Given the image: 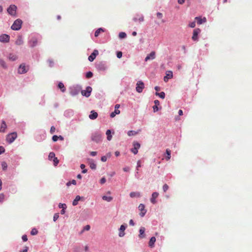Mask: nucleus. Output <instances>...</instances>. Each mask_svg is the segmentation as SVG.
<instances>
[{"label":"nucleus","instance_id":"f257e3e1","mask_svg":"<svg viewBox=\"0 0 252 252\" xmlns=\"http://www.w3.org/2000/svg\"><path fill=\"white\" fill-rule=\"evenodd\" d=\"M22 24V21L19 19L16 20L12 25L11 26V28L14 31H18L21 28V25Z\"/></svg>","mask_w":252,"mask_h":252},{"label":"nucleus","instance_id":"f03ea898","mask_svg":"<svg viewBox=\"0 0 252 252\" xmlns=\"http://www.w3.org/2000/svg\"><path fill=\"white\" fill-rule=\"evenodd\" d=\"M91 138L93 141L98 143L101 141V134L99 132H95L92 134Z\"/></svg>","mask_w":252,"mask_h":252},{"label":"nucleus","instance_id":"7ed1b4c3","mask_svg":"<svg viewBox=\"0 0 252 252\" xmlns=\"http://www.w3.org/2000/svg\"><path fill=\"white\" fill-rule=\"evenodd\" d=\"M17 138V133L16 132H12L7 135L6 140L9 143H12Z\"/></svg>","mask_w":252,"mask_h":252},{"label":"nucleus","instance_id":"20e7f679","mask_svg":"<svg viewBox=\"0 0 252 252\" xmlns=\"http://www.w3.org/2000/svg\"><path fill=\"white\" fill-rule=\"evenodd\" d=\"M17 6L15 5H10L7 8V12L11 16H15Z\"/></svg>","mask_w":252,"mask_h":252},{"label":"nucleus","instance_id":"39448f33","mask_svg":"<svg viewBox=\"0 0 252 252\" xmlns=\"http://www.w3.org/2000/svg\"><path fill=\"white\" fill-rule=\"evenodd\" d=\"M80 91V88L77 87H72L69 88V93L72 96L77 95Z\"/></svg>","mask_w":252,"mask_h":252},{"label":"nucleus","instance_id":"423d86ee","mask_svg":"<svg viewBox=\"0 0 252 252\" xmlns=\"http://www.w3.org/2000/svg\"><path fill=\"white\" fill-rule=\"evenodd\" d=\"M144 88V84L142 81H138L136 83V90L138 93H141Z\"/></svg>","mask_w":252,"mask_h":252},{"label":"nucleus","instance_id":"0eeeda50","mask_svg":"<svg viewBox=\"0 0 252 252\" xmlns=\"http://www.w3.org/2000/svg\"><path fill=\"white\" fill-rule=\"evenodd\" d=\"M92 91V88L91 87L88 86L86 88V90H82L81 91V94L82 95L88 97L90 96Z\"/></svg>","mask_w":252,"mask_h":252},{"label":"nucleus","instance_id":"6e6552de","mask_svg":"<svg viewBox=\"0 0 252 252\" xmlns=\"http://www.w3.org/2000/svg\"><path fill=\"white\" fill-rule=\"evenodd\" d=\"M133 148L131 149V152L133 153L134 155H136L138 153V150L140 147V144L136 142H134L133 143Z\"/></svg>","mask_w":252,"mask_h":252},{"label":"nucleus","instance_id":"1a4fd4ad","mask_svg":"<svg viewBox=\"0 0 252 252\" xmlns=\"http://www.w3.org/2000/svg\"><path fill=\"white\" fill-rule=\"evenodd\" d=\"M127 227V224H122L121 225L120 228H119V236L120 237H124L125 235V230H126Z\"/></svg>","mask_w":252,"mask_h":252},{"label":"nucleus","instance_id":"9d476101","mask_svg":"<svg viewBox=\"0 0 252 252\" xmlns=\"http://www.w3.org/2000/svg\"><path fill=\"white\" fill-rule=\"evenodd\" d=\"M201 31L199 29H195L193 30L192 39L193 41L198 40V35L200 32Z\"/></svg>","mask_w":252,"mask_h":252},{"label":"nucleus","instance_id":"9b49d317","mask_svg":"<svg viewBox=\"0 0 252 252\" xmlns=\"http://www.w3.org/2000/svg\"><path fill=\"white\" fill-rule=\"evenodd\" d=\"M9 39V36L6 34H2L0 35V42H8Z\"/></svg>","mask_w":252,"mask_h":252},{"label":"nucleus","instance_id":"f8f14e48","mask_svg":"<svg viewBox=\"0 0 252 252\" xmlns=\"http://www.w3.org/2000/svg\"><path fill=\"white\" fill-rule=\"evenodd\" d=\"M138 209L141 211V213L139 214L140 216L141 217H144L147 212L146 210L145 209V205L143 204H140L138 206Z\"/></svg>","mask_w":252,"mask_h":252},{"label":"nucleus","instance_id":"ddd939ff","mask_svg":"<svg viewBox=\"0 0 252 252\" xmlns=\"http://www.w3.org/2000/svg\"><path fill=\"white\" fill-rule=\"evenodd\" d=\"M27 70L26 68L25 65L24 64H21L18 68V72L19 74H24L27 72Z\"/></svg>","mask_w":252,"mask_h":252},{"label":"nucleus","instance_id":"4468645a","mask_svg":"<svg viewBox=\"0 0 252 252\" xmlns=\"http://www.w3.org/2000/svg\"><path fill=\"white\" fill-rule=\"evenodd\" d=\"M155 58V52L154 51H152L146 56L145 59V61L147 62L149 60H154Z\"/></svg>","mask_w":252,"mask_h":252},{"label":"nucleus","instance_id":"2eb2a0df","mask_svg":"<svg viewBox=\"0 0 252 252\" xmlns=\"http://www.w3.org/2000/svg\"><path fill=\"white\" fill-rule=\"evenodd\" d=\"M106 66L105 64L103 63H99L96 65V68L98 70H105L106 69Z\"/></svg>","mask_w":252,"mask_h":252},{"label":"nucleus","instance_id":"dca6fc26","mask_svg":"<svg viewBox=\"0 0 252 252\" xmlns=\"http://www.w3.org/2000/svg\"><path fill=\"white\" fill-rule=\"evenodd\" d=\"M37 40L35 37H32L29 41V44L31 47L35 46L37 45Z\"/></svg>","mask_w":252,"mask_h":252},{"label":"nucleus","instance_id":"f3484780","mask_svg":"<svg viewBox=\"0 0 252 252\" xmlns=\"http://www.w3.org/2000/svg\"><path fill=\"white\" fill-rule=\"evenodd\" d=\"M134 22L139 21V22H143L144 21V16L142 14H137L135 17L133 18Z\"/></svg>","mask_w":252,"mask_h":252},{"label":"nucleus","instance_id":"a211bd4d","mask_svg":"<svg viewBox=\"0 0 252 252\" xmlns=\"http://www.w3.org/2000/svg\"><path fill=\"white\" fill-rule=\"evenodd\" d=\"M158 196V193L157 192H154L152 193V198H151V202L153 204H155L156 203V198H157Z\"/></svg>","mask_w":252,"mask_h":252},{"label":"nucleus","instance_id":"6ab92c4d","mask_svg":"<svg viewBox=\"0 0 252 252\" xmlns=\"http://www.w3.org/2000/svg\"><path fill=\"white\" fill-rule=\"evenodd\" d=\"M98 116V114L97 112H95L94 110L91 111V114L89 115V118L91 120L95 119Z\"/></svg>","mask_w":252,"mask_h":252},{"label":"nucleus","instance_id":"aec40b11","mask_svg":"<svg viewBox=\"0 0 252 252\" xmlns=\"http://www.w3.org/2000/svg\"><path fill=\"white\" fill-rule=\"evenodd\" d=\"M195 19L197 20V23L199 25L205 23L207 21L206 18L205 17H204L203 18H201L200 17H196L195 18Z\"/></svg>","mask_w":252,"mask_h":252},{"label":"nucleus","instance_id":"412c9836","mask_svg":"<svg viewBox=\"0 0 252 252\" xmlns=\"http://www.w3.org/2000/svg\"><path fill=\"white\" fill-rule=\"evenodd\" d=\"M173 76L172 72L171 71H168L166 72V76L164 77V81L166 82L168 81L169 78H172Z\"/></svg>","mask_w":252,"mask_h":252},{"label":"nucleus","instance_id":"4be33fe9","mask_svg":"<svg viewBox=\"0 0 252 252\" xmlns=\"http://www.w3.org/2000/svg\"><path fill=\"white\" fill-rule=\"evenodd\" d=\"M7 127L6 124L4 121H2L0 127V132H3Z\"/></svg>","mask_w":252,"mask_h":252},{"label":"nucleus","instance_id":"5701e85b","mask_svg":"<svg viewBox=\"0 0 252 252\" xmlns=\"http://www.w3.org/2000/svg\"><path fill=\"white\" fill-rule=\"evenodd\" d=\"M129 196L131 198L134 197H140L141 196L140 193L139 192H131L129 194Z\"/></svg>","mask_w":252,"mask_h":252},{"label":"nucleus","instance_id":"b1692460","mask_svg":"<svg viewBox=\"0 0 252 252\" xmlns=\"http://www.w3.org/2000/svg\"><path fill=\"white\" fill-rule=\"evenodd\" d=\"M15 43H16V44H17L18 45H20L23 44V38H22V36L19 35L18 36L16 41H15Z\"/></svg>","mask_w":252,"mask_h":252},{"label":"nucleus","instance_id":"393cba45","mask_svg":"<svg viewBox=\"0 0 252 252\" xmlns=\"http://www.w3.org/2000/svg\"><path fill=\"white\" fill-rule=\"evenodd\" d=\"M156 238L155 237H152L149 242V245L150 247H153L156 242Z\"/></svg>","mask_w":252,"mask_h":252},{"label":"nucleus","instance_id":"a878e982","mask_svg":"<svg viewBox=\"0 0 252 252\" xmlns=\"http://www.w3.org/2000/svg\"><path fill=\"white\" fill-rule=\"evenodd\" d=\"M90 167L92 169L95 170L96 167V164L93 159L90 161Z\"/></svg>","mask_w":252,"mask_h":252},{"label":"nucleus","instance_id":"bb28decb","mask_svg":"<svg viewBox=\"0 0 252 252\" xmlns=\"http://www.w3.org/2000/svg\"><path fill=\"white\" fill-rule=\"evenodd\" d=\"M81 197L79 195H77L76 196L74 200L73 201L72 205L73 206H76L78 204V201L80 200Z\"/></svg>","mask_w":252,"mask_h":252},{"label":"nucleus","instance_id":"cd10ccee","mask_svg":"<svg viewBox=\"0 0 252 252\" xmlns=\"http://www.w3.org/2000/svg\"><path fill=\"white\" fill-rule=\"evenodd\" d=\"M156 15H157V17L158 19H160L161 20V21L162 23H164L165 22V20H164L163 19H162V17H163V14L159 12H158L156 13Z\"/></svg>","mask_w":252,"mask_h":252},{"label":"nucleus","instance_id":"c85d7f7f","mask_svg":"<svg viewBox=\"0 0 252 252\" xmlns=\"http://www.w3.org/2000/svg\"><path fill=\"white\" fill-rule=\"evenodd\" d=\"M58 88L61 89L62 92H64L65 91V88L62 82H60L58 84Z\"/></svg>","mask_w":252,"mask_h":252},{"label":"nucleus","instance_id":"c756f323","mask_svg":"<svg viewBox=\"0 0 252 252\" xmlns=\"http://www.w3.org/2000/svg\"><path fill=\"white\" fill-rule=\"evenodd\" d=\"M145 232V228L141 227L139 230V236L140 238H143L144 237V234Z\"/></svg>","mask_w":252,"mask_h":252},{"label":"nucleus","instance_id":"7c9ffc66","mask_svg":"<svg viewBox=\"0 0 252 252\" xmlns=\"http://www.w3.org/2000/svg\"><path fill=\"white\" fill-rule=\"evenodd\" d=\"M102 198L103 200L106 201L107 202H111L113 199L112 197L107 196H105V195L103 196Z\"/></svg>","mask_w":252,"mask_h":252},{"label":"nucleus","instance_id":"2f4dec72","mask_svg":"<svg viewBox=\"0 0 252 252\" xmlns=\"http://www.w3.org/2000/svg\"><path fill=\"white\" fill-rule=\"evenodd\" d=\"M106 134L107 135V139L108 140L110 141L112 139V135H111V130L108 129L106 131Z\"/></svg>","mask_w":252,"mask_h":252},{"label":"nucleus","instance_id":"473e14b6","mask_svg":"<svg viewBox=\"0 0 252 252\" xmlns=\"http://www.w3.org/2000/svg\"><path fill=\"white\" fill-rule=\"evenodd\" d=\"M120 113V111L119 110L115 109V111L112 112L110 114V117L111 118H114L116 114H119Z\"/></svg>","mask_w":252,"mask_h":252},{"label":"nucleus","instance_id":"72a5a7b5","mask_svg":"<svg viewBox=\"0 0 252 252\" xmlns=\"http://www.w3.org/2000/svg\"><path fill=\"white\" fill-rule=\"evenodd\" d=\"M17 59V57L15 55H14V54H10L9 55V59L10 60L14 61H15Z\"/></svg>","mask_w":252,"mask_h":252},{"label":"nucleus","instance_id":"f704fd0d","mask_svg":"<svg viewBox=\"0 0 252 252\" xmlns=\"http://www.w3.org/2000/svg\"><path fill=\"white\" fill-rule=\"evenodd\" d=\"M156 95L159 96L161 98L163 99L165 97V93L163 92H161L160 93L157 92L156 93Z\"/></svg>","mask_w":252,"mask_h":252},{"label":"nucleus","instance_id":"c9c22d12","mask_svg":"<svg viewBox=\"0 0 252 252\" xmlns=\"http://www.w3.org/2000/svg\"><path fill=\"white\" fill-rule=\"evenodd\" d=\"M0 65L5 69L7 67L5 62L2 59H0Z\"/></svg>","mask_w":252,"mask_h":252},{"label":"nucleus","instance_id":"e433bc0d","mask_svg":"<svg viewBox=\"0 0 252 252\" xmlns=\"http://www.w3.org/2000/svg\"><path fill=\"white\" fill-rule=\"evenodd\" d=\"M103 29L102 28H99L95 32V33H94V36L95 37H97L99 35V33H100L101 32H103Z\"/></svg>","mask_w":252,"mask_h":252},{"label":"nucleus","instance_id":"4c0bfd02","mask_svg":"<svg viewBox=\"0 0 252 252\" xmlns=\"http://www.w3.org/2000/svg\"><path fill=\"white\" fill-rule=\"evenodd\" d=\"M55 154L53 152H51L49 153V156H48V158L49 160H52L53 158H55Z\"/></svg>","mask_w":252,"mask_h":252},{"label":"nucleus","instance_id":"58836bf2","mask_svg":"<svg viewBox=\"0 0 252 252\" xmlns=\"http://www.w3.org/2000/svg\"><path fill=\"white\" fill-rule=\"evenodd\" d=\"M126 36V34L124 32H121L119 34V37L120 38H124Z\"/></svg>","mask_w":252,"mask_h":252},{"label":"nucleus","instance_id":"ea45409f","mask_svg":"<svg viewBox=\"0 0 252 252\" xmlns=\"http://www.w3.org/2000/svg\"><path fill=\"white\" fill-rule=\"evenodd\" d=\"M166 153L167 155L166 159L167 160H169L171 158V152L169 150L166 149Z\"/></svg>","mask_w":252,"mask_h":252},{"label":"nucleus","instance_id":"a19ab883","mask_svg":"<svg viewBox=\"0 0 252 252\" xmlns=\"http://www.w3.org/2000/svg\"><path fill=\"white\" fill-rule=\"evenodd\" d=\"M71 184L72 185H75L76 184V181L75 180H72L71 182H68L66 185L67 186V187H69V186H70Z\"/></svg>","mask_w":252,"mask_h":252},{"label":"nucleus","instance_id":"79ce46f5","mask_svg":"<svg viewBox=\"0 0 252 252\" xmlns=\"http://www.w3.org/2000/svg\"><path fill=\"white\" fill-rule=\"evenodd\" d=\"M95 57H96L95 56V55L92 53L91 55L89 57L88 60L90 62H93L94 60Z\"/></svg>","mask_w":252,"mask_h":252},{"label":"nucleus","instance_id":"37998d69","mask_svg":"<svg viewBox=\"0 0 252 252\" xmlns=\"http://www.w3.org/2000/svg\"><path fill=\"white\" fill-rule=\"evenodd\" d=\"M37 233H38V231L36 229H35L34 228H32L31 232V234L32 235H35L37 234Z\"/></svg>","mask_w":252,"mask_h":252},{"label":"nucleus","instance_id":"c03bdc74","mask_svg":"<svg viewBox=\"0 0 252 252\" xmlns=\"http://www.w3.org/2000/svg\"><path fill=\"white\" fill-rule=\"evenodd\" d=\"M93 75V73L91 71H89V72H87V73L86 74V77L87 78H90L92 77Z\"/></svg>","mask_w":252,"mask_h":252},{"label":"nucleus","instance_id":"a18cd8bd","mask_svg":"<svg viewBox=\"0 0 252 252\" xmlns=\"http://www.w3.org/2000/svg\"><path fill=\"white\" fill-rule=\"evenodd\" d=\"M53 161L54 162V165L55 166H57V164L59 163V160L57 158L55 157L54 158H53Z\"/></svg>","mask_w":252,"mask_h":252},{"label":"nucleus","instance_id":"49530a36","mask_svg":"<svg viewBox=\"0 0 252 252\" xmlns=\"http://www.w3.org/2000/svg\"><path fill=\"white\" fill-rule=\"evenodd\" d=\"M90 229V226L89 225H86L82 230L81 233L84 232V231H88Z\"/></svg>","mask_w":252,"mask_h":252},{"label":"nucleus","instance_id":"de8ad7c7","mask_svg":"<svg viewBox=\"0 0 252 252\" xmlns=\"http://www.w3.org/2000/svg\"><path fill=\"white\" fill-rule=\"evenodd\" d=\"M59 217V213H56L54 214L53 217V220L54 221H56Z\"/></svg>","mask_w":252,"mask_h":252},{"label":"nucleus","instance_id":"09e8293b","mask_svg":"<svg viewBox=\"0 0 252 252\" xmlns=\"http://www.w3.org/2000/svg\"><path fill=\"white\" fill-rule=\"evenodd\" d=\"M59 207L60 208H62V209H66V205L65 204H63V203H59Z\"/></svg>","mask_w":252,"mask_h":252},{"label":"nucleus","instance_id":"8fccbe9b","mask_svg":"<svg viewBox=\"0 0 252 252\" xmlns=\"http://www.w3.org/2000/svg\"><path fill=\"white\" fill-rule=\"evenodd\" d=\"M141 167L140 161L138 160L137 162V166H136V173H138V168Z\"/></svg>","mask_w":252,"mask_h":252},{"label":"nucleus","instance_id":"3c124183","mask_svg":"<svg viewBox=\"0 0 252 252\" xmlns=\"http://www.w3.org/2000/svg\"><path fill=\"white\" fill-rule=\"evenodd\" d=\"M168 186L167 184H164L162 187L163 191L166 192L168 190Z\"/></svg>","mask_w":252,"mask_h":252},{"label":"nucleus","instance_id":"603ef678","mask_svg":"<svg viewBox=\"0 0 252 252\" xmlns=\"http://www.w3.org/2000/svg\"><path fill=\"white\" fill-rule=\"evenodd\" d=\"M4 198V195L3 193L0 194V203H1L3 201Z\"/></svg>","mask_w":252,"mask_h":252},{"label":"nucleus","instance_id":"864d4df0","mask_svg":"<svg viewBox=\"0 0 252 252\" xmlns=\"http://www.w3.org/2000/svg\"><path fill=\"white\" fill-rule=\"evenodd\" d=\"M2 169L5 170L7 168V164L5 162H3L1 164Z\"/></svg>","mask_w":252,"mask_h":252},{"label":"nucleus","instance_id":"5fc2aeb1","mask_svg":"<svg viewBox=\"0 0 252 252\" xmlns=\"http://www.w3.org/2000/svg\"><path fill=\"white\" fill-rule=\"evenodd\" d=\"M106 182V179L105 177H102L100 180V183L101 184H104Z\"/></svg>","mask_w":252,"mask_h":252},{"label":"nucleus","instance_id":"6e6d98bb","mask_svg":"<svg viewBox=\"0 0 252 252\" xmlns=\"http://www.w3.org/2000/svg\"><path fill=\"white\" fill-rule=\"evenodd\" d=\"M117 57L118 58L120 59L122 57V52H118L117 53Z\"/></svg>","mask_w":252,"mask_h":252},{"label":"nucleus","instance_id":"4d7b16f0","mask_svg":"<svg viewBox=\"0 0 252 252\" xmlns=\"http://www.w3.org/2000/svg\"><path fill=\"white\" fill-rule=\"evenodd\" d=\"M55 130H56V128L54 126H52L51 128H50V132L51 134H53L55 132Z\"/></svg>","mask_w":252,"mask_h":252},{"label":"nucleus","instance_id":"13d9d810","mask_svg":"<svg viewBox=\"0 0 252 252\" xmlns=\"http://www.w3.org/2000/svg\"><path fill=\"white\" fill-rule=\"evenodd\" d=\"M5 152V149L3 147L0 146V155L2 154Z\"/></svg>","mask_w":252,"mask_h":252},{"label":"nucleus","instance_id":"bf43d9fd","mask_svg":"<svg viewBox=\"0 0 252 252\" xmlns=\"http://www.w3.org/2000/svg\"><path fill=\"white\" fill-rule=\"evenodd\" d=\"M22 239L23 241L26 242L28 240V238L26 235H24L22 237Z\"/></svg>","mask_w":252,"mask_h":252},{"label":"nucleus","instance_id":"052dcab7","mask_svg":"<svg viewBox=\"0 0 252 252\" xmlns=\"http://www.w3.org/2000/svg\"><path fill=\"white\" fill-rule=\"evenodd\" d=\"M52 140L54 142L57 141L58 140V136H57V135H54L52 137Z\"/></svg>","mask_w":252,"mask_h":252},{"label":"nucleus","instance_id":"680f3d73","mask_svg":"<svg viewBox=\"0 0 252 252\" xmlns=\"http://www.w3.org/2000/svg\"><path fill=\"white\" fill-rule=\"evenodd\" d=\"M107 158L106 156H102L101 158V160L103 162H105L107 160Z\"/></svg>","mask_w":252,"mask_h":252},{"label":"nucleus","instance_id":"e2e57ef3","mask_svg":"<svg viewBox=\"0 0 252 252\" xmlns=\"http://www.w3.org/2000/svg\"><path fill=\"white\" fill-rule=\"evenodd\" d=\"M153 108L154 112H157V111H158V106L157 105H154L153 107Z\"/></svg>","mask_w":252,"mask_h":252},{"label":"nucleus","instance_id":"0e129e2a","mask_svg":"<svg viewBox=\"0 0 252 252\" xmlns=\"http://www.w3.org/2000/svg\"><path fill=\"white\" fill-rule=\"evenodd\" d=\"M189 26L190 27V28H194L195 27V22H192L191 23H190L189 24Z\"/></svg>","mask_w":252,"mask_h":252},{"label":"nucleus","instance_id":"69168bd1","mask_svg":"<svg viewBox=\"0 0 252 252\" xmlns=\"http://www.w3.org/2000/svg\"><path fill=\"white\" fill-rule=\"evenodd\" d=\"M29 250V248L27 246H25L24 249L21 251L20 252H27Z\"/></svg>","mask_w":252,"mask_h":252},{"label":"nucleus","instance_id":"338daca9","mask_svg":"<svg viewBox=\"0 0 252 252\" xmlns=\"http://www.w3.org/2000/svg\"><path fill=\"white\" fill-rule=\"evenodd\" d=\"M48 62H49V66L50 67H52L53 66V64H54V63L52 61H51V60H49L48 61Z\"/></svg>","mask_w":252,"mask_h":252},{"label":"nucleus","instance_id":"774afa93","mask_svg":"<svg viewBox=\"0 0 252 252\" xmlns=\"http://www.w3.org/2000/svg\"><path fill=\"white\" fill-rule=\"evenodd\" d=\"M129 170H130V168L128 167H125L123 168V170L125 172H128L129 171Z\"/></svg>","mask_w":252,"mask_h":252}]
</instances>
